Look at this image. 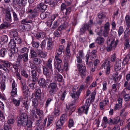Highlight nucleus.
Listing matches in <instances>:
<instances>
[{"label": "nucleus", "instance_id": "15", "mask_svg": "<svg viewBox=\"0 0 130 130\" xmlns=\"http://www.w3.org/2000/svg\"><path fill=\"white\" fill-rule=\"evenodd\" d=\"M30 75L32 77V81L35 82H37L38 80V78L37 77L38 73L36 70H32L30 72Z\"/></svg>", "mask_w": 130, "mask_h": 130}, {"label": "nucleus", "instance_id": "29", "mask_svg": "<svg viewBox=\"0 0 130 130\" xmlns=\"http://www.w3.org/2000/svg\"><path fill=\"white\" fill-rule=\"evenodd\" d=\"M16 44L15 42L14 41L13 39H11L9 44V46L11 49H14L17 48L16 47Z\"/></svg>", "mask_w": 130, "mask_h": 130}, {"label": "nucleus", "instance_id": "42", "mask_svg": "<svg viewBox=\"0 0 130 130\" xmlns=\"http://www.w3.org/2000/svg\"><path fill=\"white\" fill-rule=\"evenodd\" d=\"M64 122L62 121H61L59 120H58L56 124V126L57 128V129L61 128V126H62L63 124L64 123Z\"/></svg>", "mask_w": 130, "mask_h": 130}, {"label": "nucleus", "instance_id": "37", "mask_svg": "<svg viewBox=\"0 0 130 130\" xmlns=\"http://www.w3.org/2000/svg\"><path fill=\"white\" fill-rule=\"evenodd\" d=\"M33 61L34 64L37 65L40 64L42 62L40 59L37 58H35L33 59Z\"/></svg>", "mask_w": 130, "mask_h": 130}, {"label": "nucleus", "instance_id": "60", "mask_svg": "<svg viewBox=\"0 0 130 130\" xmlns=\"http://www.w3.org/2000/svg\"><path fill=\"white\" fill-rule=\"evenodd\" d=\"M74 123L73 120L70 119L69 121L68 127L70 128L73 126Z\"/></svg>", "mask_w": 130, "mask_h": 130}, {"label": "nucleus", "instance_id": "57", "mask_svg": "<svg viewBox=\"0 0 130 130\" xmlns=\"http://www.w3.org/2000/svg\"><path fill=\"white\" fill-rule=\"evenodd\" d=\"M29 49L26 47H24L21 49L20 50V52L22 53H27V54H28L29 52Z\"/></svg>", "mask_w": 130, "mask_h": 130}, {"label": "nucleus", "instance_id": "8", "mask_svg": "<svg viewBox=\"0 0 130 130\" xmlns=\"http://www.w3.org/2000/svg\"><path fill=\"white\" fill-rule=\"evenodd\" d=\"M77 67L82 77L86 75V68L85 66L81 64H77Z\"/></svg>", "mask_w": 130, "mask_h": 130}, {"label": "nucleus", "instance_id": "55", "mask_svg": "<svg viewBox=\"0 0 130 130\" xmlns=\"http://www.w3.org/2000/svg\"><path fill=\"white\" fill-rule=\"evenodd\" d=\"M38 54L42 58H44L46 56V54L43 51H39Z\"/></svg>", "mask_w": 130, "mask_h": 130}, {"label": "nucleus", "instance_id": "24", "mask_svg": "<svg viewBox=\"0 0 130 130\" xmlns=\"http://www.w3.org/2000/svg\"><path fill=\"white\" fill-rule=\"evenodd\" d=\"M96 42L99 45H102L104 43V39L101 36L98 37L96 40Z\"/></svg>", "mask_w": 130, "mask_h": 130}, {"label": "nucleus", "instance_id": "20", "mask_svg": "<svg viewBox=\"0 0 130 130\" xmlns=\"http://www.w3.org/2000/svg\"><path fill=\"white\" fill-rule=\"evenodd\" d=\"M97 52V50L96 49L93 50L89 54V57L92 60H93L96 58V53Z\"/></svg>", "mask_w": 130, "mask_h": 130}, {"label": "nucleus", "instance_id": "11", "mask_svg": "<svg viewBox=\"0 0 130 130\" xmlns=\"http://www.w3.org/2000/svg\"><path fill=\"white\" fill-rule=\"evenodd\" d=\"M73 93L71 94V96L72 98H74V100H76L78 99L80 93L78 90L76 91V89L73 88L72 89Z\"/></svg>", "mask_w": 130, "mask_h": 130}, {"label": "nucleus", "instance_id": "28", "mask_svg": "<svg viewBox=\"0 0 130 130\" xmlns=\"http://www.w3.org/2000/svg\"><path fill=\"white\" fill-rule=\"evenodd\" d=\"M130 59V54H128L125 56L122 62V64L124 65L128 64Z\"/></svg>", "mask_w": 130, "mask_h": 130}, {"label": "nucleus", "instance_id": "31", "mask_svg": "<svg viewBox=\"0 0 130 130\" xmlns=\"http://www.w3.org/2000/svg\"><path fill=\"white\" fill-rule=\"evenodd\" d=\"M21 22L22 24H25L28 23H31L33 25L35 23L34 21L31 20H28L27 19H23L22 20Z\"/></svg>", "mask_w": 130, "mask_h": 130}, {"label": "nucleus", "instance_id": "22", "mask_svg": "<svg viewBox=\"0 0 130 130\" xmlns=\"http://www.w3.org/2000/svg\"><path fill=\"white\" fill-rule=\"evenodd\" d=\"M121 61L116 60V63L114 66L115 70L116 71H117L121 69Z\"/></svg>", "mask_w": 130, "mask_h": 130}, {"label": "nucleus", "instance_id": "50", "mask_svg": "<svg viewBox=\"0 0 130 130\" xmlns=\"http://www.w3.org/2000/svg\"><path fill=\"white\" fill-rule=\"evenodd\" d=\"M55 79L59 82H61L62 81V76L60 74H58L57 75L55 76Z\"/></svg>", "mask_w": 130, "mask_h": 130}, {"label": "nucleus", "instance_id": "9", "mask_svg": "<svg viewBox=\"0 0 130 130\" xmlns=\"http://www.w3.org/2000/svg\"><path fill=\"white\" fill-rule=\"evenodd\" d=\"M49 86L50 89L49 92L50 95L52 96L55 94L56 90L57 88V85L56 83H52L50 84Z\"/></svg>", "mask_w": 130, "mask_h": 130}, {"label": "nucleus", "instance_id": "46", "mask_svg": "<svg viewBox=\"0 0 130 130\" xmlns=\"http://www.w3.org/2000/svg\"><path fill=\"white\" fill-rule=\"evenodd\" d=\"M13 104L16 106H18L20 104V100H17L13 98L12 100Z\"/></svg>", "mask_w": 130, "mask_h": 130}, {"label": "nucleus", "instance_id": "5", "mask_svg": "<svg viewBox=\"0 0 130 130\" xmlns=\"http://www.w3.org/2000/svg\"><path fill=\"white\" fill-rule=\"evenodd\" d=\"M89 98H88V99H87L86 100V103L85 105L78 109V112L80 115H81L80 114L82 112L86 114L87 113L89 107V105L88 103L89 102Z\"/></svg>", "mask_w": 130, "mask_h": 130}, {"label": "nucleus", "instance_id": "53", "mask_svg": "<svg viewBox=\"0 0 130 130\" xmlns=\"http://www.w3.org/2000/svg\"><path fill=\"white\" fill-rule=\"evenodd\" d=\"M125 21L126 25L128 26L130 25V18L129 15H127L125 17Z\"/></svg>", "mask_w": 130, "mask_h": 130}, {"label": "nucleus", "instance_id": "23", "mask_svg": "<svg viewBox=\"0 0 130 130\" xmlns=\"http://www.w3.org/2000/svg\"><path fill=\"white\" fill-rule=\"evenodd\" d=\"M32 122L29 120L27 121L24 125H22L23 126H26L27 127V130H32Z\"/></svg>", "mask_w": 130, "mask_h": 130}, {"label": "nucleus", "instance_id": "48", "mask_svg": "<svg viewBox=\"0 0 130 130\" xmlns=\"http://www.w3.org/2000/svg\"><path fill=\"white\" fill-rule=\"evenodd\" d=\"M35 36L38 38L39 39L44 37V33H39L35 34Z\"/></svg>", "mask_w": 130, "mask_h": 130}, {"label": "nucleus", "instance_id": "21", "mask_svg": "<svg viewBox=\"0 0 130 130\" xmlns=\"http://www.w3.org/2000/svg\"><path fill=\"white\" fill-rule=\"evenodd\" d=\"M120 119L119 117H115L114 118H110L109 121V122H108V123H111L113 124H116L119 122Z\"/></svg>", "mask_w": 130, "mask_h": 130}, {"label": "nucleus", "instance_id": "38", "mask_svg": "<svg viewBox=\"0 0 130 130\" xmlns=\"http://www.w3.org/2000/svg\"><path fill=\"white\" fill-rule=\"evenodd\" d=\"M7 51V50L5 48H2L0 50V56L4 57Z\"/></svg>", "mask_w": 130, "mask_h": 130}, {"label": "nucleus", "instance_id": "13", "mask_svg": "<svg viewBox=\"0 0 130 130\" xmlns=\"http://www.w3.org/2000/svg\"><path fill=\"white\" fill-rule=\"evenodd\" d=\"M13 3L20 6H25L27 2V0H13Z\"/></svg>", "mask_w": 130, "mask_h": 130}, {"label": "nucleus", "instance_id": "62", "mask_svg": "<svg viewBox=\"0 0 130 130\" xmlns=\"http://www.w3.org/2000/svg\"><path fill=\"white\" fill-rule=\"evenodd\" d=\"M59 56L58 55H56L55 56V58L57 62V63H59L60 64L62 62V60L59 58Z\"/></svg>", "mask_w": 130, "mask_h": 130}, {"label": "nucleus", "instance_id": "59", "mask_svg": "<svg viewBox=\"0 0 130 130\" xmlns=\"http://www.w3.org/2000/svg\"><path fill=\"white\" fill-rule=\"evenodd\" d=\"M59 24L57 21H55L54 22L53 25L51 28L52 29H55L59 26Z\"/></svg>", "mask_w": 130, "mask_h": 130}, {"label": "nucleus", "instance_id": "12", "mask_svg": "<svg viewBox=\"0 0 130 130\" xmlns=\"http://www.w3.org/2000/svg\"><path fill=\"white\" fill-rule=\"evenodd\" d=\"M110 61L108 60L107 59L106 61H105V62L102 64V66H104V67H106V74H108L110 73Z\"/></svg>", "mask_w": 130, "mask_h": 130}, {"label": "nucleus", "instance_id": "7", "mask_svg": "<svg viewBox=\"0 0 130 130\" xmlns=\"http://www.w3.org/2000/svg\"><path fill=\"white\" fill-rule=\"evenodd\" d=\"M43 73L46 76L47 80H49L50 82H52L51 78L52 77V75L51 71V70L48 68H47L45 66H43L42 67Z\"/></svg>", "mask_w": 130, "mask_h": 130}, {"label": "nucleus", "instance_id": "10", "mask_svg": "<svg viewBox=\"0 0 130 130\" xmlns=\"http://www.w3.org/2000/svg\"><path fill=\"white\" fill-rule=\"evenodd\" d=\"M109 24L108 22L106 23L104 27V29L103 32V35L106 37L108 36L109 31Z\"/></svg>", "mask_w": 130, "mask_h": 130}, {"label": "nucleus", "instance_id": "47", "mask_svg": "<svg viewBox=\"0 0 130 130\" xmlns=\"http://www.w3.org/2000/svg\"><path fill=\"white\" fill-rule=\"evenodd\" d=\"M30 54L31 58H35L37 56L36 53L33 49L31 50Z\"/></svg>", "mask_w": 130, "mask_h": 130}, {"label": "nucleus", "instance_id": "4", "mask_svg": "<svg viewBox=\"0 0 130 130\" xmlns=\"http://www.w3.org/2000/svg\"><path fill=\"white\" fill-rule=\"evenodd\" d=\"M107 46L106 47L107 51L109 52L113 50L116 47V42L115 43L114 40L110 38L107 39Z\"/></svg>", "mask_w": 130, "mask_h": 130}, {"label": "nucleus", "instance_id": "51", "mask_svg": "<svg viewBox=\"0 0 130 130\" xmlns=\"http://www.w3.org/2000/svg\"><path fill=\"white\" fill-rule=\"evenodd\" d=\"M32 46L35 48H37L39 45V43L37 42L33 41L32 42Z\"/></svg>", "mask_w": 130, "mask_h": 130}, {"label": "nucleus", "instance_id": "41", "mask_svg": "<svg viewBox=\"0 0 130 130\" xmlns=\"http://www.w3.org/2000/svg\"><path fill=\"white\" fill-rule=\"evenodd\" d=\"M49 16V13L48 12H42L40 15V17L42 19H43Z\"/></svg>", "mask_w": 130, "mask_h": 130}, {"label": "nucleus", "instance_id": "56", "mask_svg": "<svg viewBox=\"0 0 130 130\" xmlns=\"http://www.w3.org/2000/svg\"><path fill=\"white\" fill-rule=\"evenodd\" d=\"M22 75L26 78L28 77V75L27 73L24 70H22L21 72Z\"/></svg>", "mask_w": 130, "mask_h": 130}, {"label": "nucleus", "instance_id": "52", "mask_svg": "<svg viewBox=\"0 0 130 130\" xmlns=\"http://www.w3.org/2000/svg\"><path fill=\"white\" fill-rule=\"evenodd\" d=\"M8 40V37L6 35L3 36L2 38L1 41L4 43H6Z\"/></svg>", "mask_w": 130, "mask_h": 130}, {"label": "nucleus", "instance_id": "39", "mask_svg": "<svg viewBox=\"0 0 130 130\" xmlns=\"http://www.w3.org/2000/svg\"><path fill=\"white\" fill-rule=\"evenodd\" d=\"M36 65L34 64H30V68L33 70H36L38 72H40V69L38 67H37Z\"/></svg>", "mask_w": 130, "mask_h": 130}, {"label": "nucleus", "instance_id": "33", "mask_svg": "<svg viewBox=\"0 0 130 130\" xmlns=\"http://www.w3.org/2000/svg\"><path fill=\"white\" fill-rule=\"evenodd\" d=\"M54 66L55 68L56 69H57L59 72L61 73H62L63 72V70L62 68L61 67L60 64L55 63Z\"/></svg>", "mask_w": 130, "mask_h": 130}, {"label": "nucleus", "instance_id": "26", "mask_svg": "<svg viewBox=\"0 0 130 130\" xmlns=\"http://www.w3.org/2000/svg\"><path fill=\"white\" fill-rule=\"evenodd\" d=\"M89 55H87L86 56L85 61L86 62V65L87 67L89 68L91 67L93 65V63L92 61H89Z\"/></svg>", "mask_w": 130, "mask_h": 130}, {"label": "nucleus", "instance_id": "6", "mask_svg": "<svg viewBox=\"0 0 130 130\" xmlns=\"http://www.w3.org/2000/svg\"><path fill=\"white\" fill-rule=\"evenodd\" d=\"M93 24V21L92 20H90L87 23L85 24L80 29V35H82L85 33L86 31L89 29L91 26Z\"/></svg>", "mask_w": 130, "mask_h": 130}, {"label": "nucleus", "instance_id": "36", "mask_svg": "<svg viewBox=\"0 0 130 130\" xmlns=\"http://www.w3.org/2000/svg\"><path fill=\"white\" fill-rule=\"evenodd\" d=\"M130 35V30L129 28H127L124 33V38L125 39H127L128 38Z\"/></svg>", "mask_w": 130, "mask_h": 130}, {"label": "nucleus", "instance_id": "49", "mask_svg": "<svg viewBox=\"0 0 130 130\" xmlns=\"http://www.w3.org/2000/svg\"><path fill=\"white\" fill-rule=\"evenodd\" d=\"M12 13L14 21L16 22L18 21L19 20L18 18L16 13L13 10Z\"/></svg>", "mask_w": 130, "mask_h": 130}, {"label": "nucleus", "instance_id": "25", "mask_svg": "<svg viewBox=\"0 0 130 130\" xmlns=\"http://www.w3.org/2000/svg\"><path fill=\"white\" fill-rule=\"evenodd\" d=\"M13 10H10L8 8H6L3 9V12L5 14V16H11V13H12Z\"/></svg>", "mask_w": 130, "mask_h": 130}, {"label": "nucleus", "instance_id": "19", "mask_svg": "<svg viewBox=\"0 0 130 130\" xmlns=\"http://www.w3.org/2000/svg\"><path fill=\"white\" fill-rule=\"evenodd\" d=\"M66 90L64 89H62L60 91L59 93L60 95H59L60 96L59 98L62 101H63L66 95Z\"/></svg>", "mask_w": 130, "mask_h": 130}, {"label": "nucleus", "instance_id": "16", "mask_svg": "<svg viewBox=\"0 0 130 130\" xmlns=\"http://www.w3.org/2000/svg\"><path fill=\"white\" fill-rule=\"evenodd\" d=\"M20 28L22 32H24L26 31H29L31 29V27L30 25L27 24L20 26Z\"/></svg>", "mask_w": 130, "mask_h": 130}, {"label": "nucleus", "instance_id": "18", "mask_svg": "<svg viewBox=\"0 0 130 130\" xmlns=\"http://www.w3.org/2000/svg\"><path fill=\"white\" fill-rule=\"evenodd\" d=\"M23 59V61L24 62H27L28 59V54L24 53L22 55H19L18 56V59Z\"/></svg>", "mask_w": 130, "mask_h": 130}, {"label": "nucleus", "instance_id": "44", "mask_svg": "<svg viewBox=\"0 0 130 130\" xmlns=\"http://www.w3.org/2000/svg\"><path fill=\"white\" fill-rule=\"evenodd\" d=\"M33 105L34 108H37L38 105V101L36 99L34 98L32 100Z\"/></svg>", "mask_w": 130, "mask_h": 130}, {"label": "nucleus", "instance_id": "45", "mask_svg": "<svg viewBox=\"0 0 130 130\" xmlns=\"http://www.w3.org/2000/svg\"><path fill=\"white\" fill-rule=\"evenodd\" d=\"M67 116L66 114H63L60 117V120L62 121L65 122L66 120Z\"/></svg>", "mask_w": 130, "mask_h": 130}, {"label": "nucleus", "instance_id": "17", "mask_svg": "<svg viewBox=\"0 0 130 130\" xmlns=\"http://www.w3.org/2000/svg\"><path fill=\"white\" fill-rule=\"evenodd\" d=\"M18 51V50L17 48L11 49L8 50V54L10 57H13L14 56V55L16 54Z\"/></svg>", "mask_w": 130, "mask_h": 130}, {"label": "nucleus", "instance_id": "64", "mask_svg": "<svg viewBox=\"0 0 130 130\" xmlns=\"http://www.w3.org/2000/svg\"><path fill=\"white\" fill-rule=\"evenodd\" d=\"M36 113L40 116H42L43 112L41 110L39 109L36 108Z\"/></svg>", "mask_w": 130, "mask_h": 130}, {"label": "nucleus", "instance_id": "54", "mask_svg": "<svg viewBox=\"0 0 130 130\" xmlns=\"http://www.w3.org/2000/svg\"><path fill=\"white\" fill-rule=\"evenodd\" d=\"M13 39L15 42L16 44H19L21 43V40L19 37H17Z\"/></svg>", "mask_w": 130, "mask_h": 130}, {"label": "nucleus", "instance_id": "43", "mask_svg": "<svg viewBox=\"0 0 130 130\" xmlns=\"http://www.w3.org/2000/svg\"><path fill=\"white\" fill-rule=\"evenodd\" d=\"M10 37L11 38L14 37V38H15L17 37H18L17 36L18 33L16 31H13L10 32Z\"/></svg>", "mask_w": 130, "mask_h": 130}, {"label": "nucleus", "instance_id": "30", "mask_svg": "<svg viewBox=\"0 0 130 130\" xmlns=\"http://www.w3.org/2000/svg\"><path fill=\"white\" fill-rule=\"evenodd\" d=\"M64 45H60L59 46L58 49V52L57 54L59 55L61 54L62 52H64Z\"/></svg>", "mask_w": 130, "mask_h": 130}, {"label": "nucleus", "instance_id": "32", "mask_svg": "<svg viewBox=\"0 0 130 130\" xmlns=\"http://www.w3.org/2000/svg\"><path fill=\"white\" fill-rule=\"evenodd\" d=\"M45 83V79L43 78L40 79L38 82V83L40 86L44 87L46 86Z\"/></svg>", "mask_w": 130, "mask_h": 130}, {"label": "nucleus", "instance_id": "14", "mask_svg": "<svg viewBox=\"0 0 130 130\" xmlns=\"http://www.w3.org/2000/svg\"><path fill=\"white\" fill-rule=\"evenodd\" d=\"M17 85L15 81L13 80L12 84V90L11 92L12 96L14 97L15 95H17V90L16 88Z\"/></svg>", "mask_w": 130, "mask_h": 130}, {"label": "nucleus", "instance_id": "27", "mask_svg": "<svg viewBox=\"0 0 130 130\" xmlns=\"http://www.w3.org/2000/svg\"><path fill=\"white\" fill-rule=\"evenodd\" d=\"M11 24L9 23H2L0 25V29L2 30L6 29L11 26Z\"/></svg>", "mask_w": 130, "mask_h": 130}, {"label": "nucleus", "instance_id": "35", "mask_svg": "<svg viewBox=\"0 0 130 130\" xmlns=\"http://www.w3.org/2000/svg\"><path fill=\"white\" fill-rule=\"evenodd\" d=\"M98 18L99 19H103L106 17V15L105 13L104 12H100L98 14Z\"/></svg>", "mask_w": 130, "mask_h": 130}, {"label": "nucleus", "instance_id": "63", "mask_svg": "<svg viewBox=\"0 0 130 130\" xmlns=\"http://www.w3.org/2000/svg\"><path fill=\"white\" fill-rule=\"evenodd\" d=\"M71 8L72 7H69L66 9V11L65 13V15H68L70 14L71 12Z\"/></svg>", "mask_w": 130, "mask_h": 130}, {"label": "nucleus", "instance_id": "61", "mask_svg": "<svg viewBox=\"0 0 130 130\" xmlns=\"http://www.w3.org/2000/svg\"><path fill=\"white\" fill-rule=\"evenodd\" d=\"M81 57L79 56H78V55H77L76 61L77 63H79V64H81L82 63V61Z\"/></svg>", "mask_w": 130, "mask_h": 130}, {"label": "nucleus", "instance_id": "3", "mask_svg": "<svg viewBox=\"0 0 130 130\" xmlns=\"http://www.w3.org/2000/svg\"><path fill=\"white\" fill-rule=\"evenodd\" d=\"M40 46L42 48H44L46 46L48 50H51L53 47V43L51 39H46L41 43Z\"/></svg>", "mask_w": 130, "mask_h": 130}, {"label": "nucleus", "instance_id": "1", "mask_svg": "<svg viewBox=\"0 0 130 130\" xmlns=\"http://www.w3.org/2000/svg\"><path fill=\"white\" fill-rule=\"evenodd\" d=\"M47 7V5L41 2L38 4L33 10L31 9L29 11V12L31 13L30 16L33 18L36 17L39 15V12H44Z\"/></svg>", "mask_w": 130, "mask_h": 130}, {"label": "nucleus", "instance_id": "34", "mask_svg": "<svg viewBox=\"0 0 130 130\" xmlns=\"http://www.w3.org/2000/svg\"><path fill=\"white\" fill-rule=\"evenodd\" d=\"M52 60L50 59H48L47 62L46 63L45 67L51 70V71H52V67L51 64L52 61Z\"/></svg>", "mask_w": 130, "mask_h": 130}, {"label": "nucleus", "instance_id": "2", "mask_svg": "<svg viewBox=\"0 0 130 130\" xmlns=\"http://www.w3.org/2000/svg\"><path fill=\"white\" fill-rule=\"evenodd\" d=\"M28 116L27 114L23 113L20 114L19 117V119L17 121V125L19 126L25 125L26 122L28 121Z\"/></svg>", "mask_w": 130, "mask_h": 130}, {"label": "nucleus", "instance_id": "58", "mask_svg": "<svg viewBox=\"0 0 130 130\" xmlns=\"http://www.w3.org/2000/svg\"><path fill=\"white\" fill-rule=\"evenodd\" d=\"M50 2L48 5L51 7L54 6L57 3L56 0H51Z\"/></svg>", "mask_w": 130, "mask_h": 130}, {"label": "nucleus", "instance_id": "40", "mask_svg": "<svg viewBox=\"0 0 130 130\" xmlns=\"http://www.w3.org/2000/svg\"><path fill=\"white\" fill-rule=\"evenodd\" d=\"M42 92L40 89H38L36 92L35 97L36 99H40L41 98Z\"/></svg>", "mask_w": 130, "mask_h": 130}]
</instances>
